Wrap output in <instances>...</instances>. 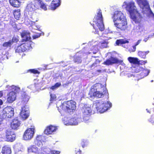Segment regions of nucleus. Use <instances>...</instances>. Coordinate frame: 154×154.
Instances as JSON below:
<instances>
[{"mask_svg": "<svg viewBox=\"0 0 154 154\" xmlns=\"http://www.w3.org/2000/svg\"><path fill=\"white\" fill-rule=\"evenodd\" d=\"M93 22L94 23L93 24V27L95 30L98 29L101 31L104 30V26L103 23L102 12L99 9L98 10L97 15L94 17Z\"/></svg>", "mask_w": 154, "mask_h": 154, "instance_id": "f257e3e1", "label": "nucleus"}, {"mask_svg": "<svg viewBox=\"0 0 154 154\" xmlns=\"http://www.w3.org/2000/svg\"><path fill=\"white\" fill-rule=\"evenodd\" d=\"M94 105L97 111L100 113H103L112 106V103L108 101H104L100 100L96 101Z\"/></svg>", "mask_w": 154, "mask_h": 154, "instance_id": "f03ea898", "label": "nucleus"}, {"mask_svg": "<svg viewBox=\"0 0 154 154\" xmlns=\"http://www.w3.org/2000/svg\"><path fill=\"white\" fill-rule=\"evenodd\" d=\"M136 1L143 14H146L147 16H149L150 14H152L150 9L149 4L147 0H136Z\"/></svg>", "mask_w": 154, "mask_h": 154, "instance_id": "7ed1b4c3", "label": "nucleus"}, {"mask_svg": "<svg viewBox=\"0 0 154 154\" xmlns=\"http://www.w3.org/2000/svg\"><path fill=\"white\" fill-rule=\"evenodd\" d=\"M38 6L36 5H35L32 3L28 4L26 7V9L28 12V14L32 19L31 20L33 22L37 21V13L35 11L38 8Z\"/></svg>", "mask_w": 154, "mask_h": 154, "instance_id": "20e7f679", "label": "nucleus"}, {"mask_svg": "<svg viewBox=\"0 0 154 154\" xmlns=\"http://www.w3.org/2000/svg\"><path fill=\"white\" fill-rule=\"evenodd\" d=\"M9 89L12 91L7 95V100L8 103H11L15 101L16 99L17 95L15 92H19L20 91V88L17 86L12 85L10 87Z\"/></svg>", "mask_w": 154, "mask_h": 154, "instance_id": "39448f33", "label": "nucleus"}, {"mask_svg": "<svg viewBox=\"0 0 154 154\" xmlns=\"http://www.w3.org/2000/svg\"><path fill=\"white\" fill-rule=\"evenodd\" d=\"M123 8H125L130 14L135 13L137 11L136 7L135 6V3L133 2H125L122 5Z\"/></svg>", "mask_w": 154, "mask_h": 154, "instance_id": "423d86ee", "label": "nucleus"}, {"mask_svg": "<svg viewBox=\"0 0 154 154\" xmlns=\"http://www.w3.org/2000/svg\"><path fill=\"white\" fill-rule=\"evenodd\" d=\"M2 118H11L14 115V109L11 106H7L4 108L0 114Z\"/></svg>", "mask_w": 154, "mask_h": 154, "instance_id": "0eeeda50", "label": "nucleus"}, {"mask_svg": "<svg viewBox=\"0 0 154 154\" xmlns=\"http://www.w3.org/2000/svg\"><path fill=\"white\" fill-rule=\"evenodd\" d=\"M95 87L96 89L98 90V91H96L93 93L94 96L99 98L103 97L104 94L102 93V92L106 91V88L105 87L101 84L98 83L96 84Z\"/></svg>", "mask_w": 154, "mask_h": 154, "instance_id": "6e6552de", "label": "nucleus"}, {"mask_svg": "<svg viewBox=\"0 0 154 154\" xmlns=\"http://www.w3.org/2000/svg\"><path fill=\"white\" fill-rule=\"evenodd\" d=\"M45 149V148L44 147L38 149L34 145L30 146L27 149L29 152H33L38 154H45L46 152V150H44Z\"/></svg>", "mask_w": 154, "mask_h": 154, "instance_id": "1a4fd4ad", "label": "nucleus"}, {"mask_svg": "<svg viewBox=\"0 0 154 154\" xmlns=\"http://www.w3.org/2000/svg\"><path fill=\"white\" fill-rule=\"evenodd\" d=\"M112 19L114 23H115L126 18L124 14L122 12L118 11H116L114 13Z\"/></svg>", "mask_w": 154, "mask_h": 154, "instance_id": "9d476101", "label": "nucleus"}, {"mask_svg": "<svg viewBox=\"0 0 154 154\" xmlns=\"http://www.w3.org/2000/svg\"><path fill=\"white\" fill-rule=\"evenodd\" d=\"M35 128L34 127L27 129L23 135V138L25 140L31 139L34 134Z\"/></svg>", "mask_w": 154, "mask_h": 154, "instance_id": "9b49d317", "label": "nucleus"}, {"mask_svg": "<svg viewBox=\"0 0 154 154\" xmlns=\"http://www.w3.org/2000/svg\"><path fill=\"white\" fill-rule=\"evenodd\" d=\"M115 26L121 30H125L127 28V23L126 19L114 23Z\"/></svg>", "mask_w": 154, "mask_h": 154, "instance_id": "f8f14e48", "label": "nucleus"}, {"mask_svg": "<svg viewBox=\"0 0 154 154\" xmlns=\"http://www.w3.org/2000/svg\"><path fill=\"white\" fill-rule=\"evenodd\" d=\"M115 63L119 64L122 65L124 64L122 60H119L116 58L112 57L107 60L103 63L104 64L107 65H112Z\"/></svg>", "mask_w": 154, "mask_h": 154, "instance_id": "ddd939ff", "label": "nucleus"}, {"mask_svg": "<svg viewBox=\"0 0 154 154\" xmlns=\"http://www.w3.org/2000/svg\"><path fill=\"white\" fill-rule=\"evenodd\" d=\"M92 110L89 107L86 106L83 108V120L85 122L89 119V116L91 113Z\"/></svg>", "mask_w": 154, "mask_h": 154, "instance_id": "4468645a", "label": "nucleus"}, {"mask_svg": "<svg viewBox=\"0 0 154 154\" xmlns=\"http://www.w3.org/2000/svg\"><path fill=\"white\" fill-rule=\"evenodd\" d=\"M32 44H28L26 43L23 44L16 48L15 52L19 53L25 51L29 49L30 47H32Z\"/></svg>", "mask_w": 154, "mask_h": 154, "instance_id": "2eb2a0df", "label": "nucleus"}, {"mask_svg": "<svg viewBox=\"0 0 154 154\" xmlns=\"http://www.w3.org/2000/svg\"><path fill=\"white\" fill-rule=\"evenodd\" d=\"M5 137L6 141L12 142L15 140L16 135L10 129H8L6 132Z\"/></svg>", "mask_w": 154, "mask_h": 154, "instance_id": "dca6fc26", "label": "nucleus"}, {"mask_svg": "<svg viewBox=\"0 0 154 154\" xmlns=\"http://www.w3.org/2000/svg\"><path fill=\"white\" fill-rule=\"evenodd\" d=\"M131 18L135 23H139L141 20V16L137 11L135 13L131 14Z\"/></svg>", "mask_w": 154, "mask_h": 154, "instance_id": "f3484780", "label": "nucleus"}, {"mask_svg": "<svg viewBox=\"0 0 154 154\" xmlns=\"http://www.w3.org/2000/svg\"><path fill=\"white\" fill-rule=\"evenodd\" d=\"M29 116V111L28 107L25 106L22 108V110L20 113V116L23 120L26 119Z\"/></svg>", "mask_w": 154, "mask_h": 154, "instance_id": "a211bd4d", "label": "nucleus"}, {"mask_svg": "<svg viewBox=\"0 0 154 154\" xmlns=\"http://www.w3.org/2000/svg\"><path fill=\"white\" fill-rule=\"evenodd\" d=\"M128 60L129 62L134 64H142L143 63L145 64L147 62L146 60L140 61L136 57H129L128 58Z\"/></svg>", "mask_w": 154, "mask_h": 154, "instance_id": "6ab92c4d", "label": "nucleus"}, {"mask_svg": "<svg viewBox=\"0 0 154 154\" xmlns=\"http://www.w3.org/2000/svg\"><path fill=\"white\" fill-rule=\"evenodd\" d=\"M77 120L75 121H74V122H67V120H68V118L65 117L64 118L63 120V123L67 125H77L79 123L81 122L82 121V119L80 118L77 117Z\"/></svg>", "mask_w": 154, "mask_h": 154, "instance_id": "aec40b11", "label": "nucleus"}, {"mask_svg": "<svg viewBox=\"0 0 154 154\" xmlns=\"http://www.w3.org/2000/svg\"><path fill=\"white\" fill-rule=\"evenodd\" d=\"M21 124L20 122L17 119H13L11 123L10 127L13 129H17Z\"/></svg>", "mask_w": 154, "mask_h": 154, "instance_id": "412c9836", "label": "nucleus"}, {"mask_svg": "<svg viewBox=\"0 0 154 154\" xmlns=\"http://www.w3.org/2000/svg\"><path fill=\"white\" fill-rule=\"evenodd\" d=\"M57 128L56 127L52 125L48 126L44 131V133L47 135L51 134L53 132H55Z\"/></svg>", "mask_w": 154, "mask_h": 154, "instance_id": "4be33fe9", "label": "nucleus"}, {"mask_svg": "<svg viewBox=\"0 0 154 154\" xmlns=\"http://www.w3.org/2000/svg\"><path fill=\"white\" fill-rule=\"evenodd\" d=\"M60 5V0H53L49 7V9L52 10H54L59 7Z\"/></svg>", "mask_w": 154, "mask_h": 154, "instance_id": "5701e85b", "label": "nucleus"}, {"mask_svg": "<svg viewBox=\"0 0 154 154\" xmlns=\"http://www.w3.org/2000/svg\"><path fill=\"white\" fill-rule=\"evenodd\" d=\"M144 30V28L141 26H139L135 28H134L132 32L135 35H140Z\"/></svg>", "mask_w": 154, "mask_h": 154, "instance_id": "b1692460", "label": "nucleus"}, {"mask_svg": "<svg viewBox=\"0 0 154 154\" xmlns=\"http://www.w3.org/2000/svg\"><path fill=\"white\" fill-rule=\"evenodd\" d=\"M21 35L22 38V40L26 41H29L31 38L29 33L26 31H24L22 32L21 34Z\"/></svg>", "mask_w": 154, "mask_h": 154, "instance_id": "393cba45", "label": "nucleus"}, {"mask_svg": "<svg viewBox=\"0 0 154 154\" xmlns=\"http://www.w3.org/2000/svg\"><path fill=\"white\" fill-rule=\"evenodd\" d=\"M70 104V103L69 102H65L60 106V107L65 111L69 112L68 106Z\"/></svg>", "mask_w": 154, "mask_h": 154, "instance_id": "a878e982", "label": "nucleus"}, {"mask_svg": "<svg viewBox=\"0 0 154 154\" xmlns=\"http://www.w3.org/2000/svg\"><path fill=\"white\" fill-rule=\"evenodd\" d=\"M2 152L3 154H11V148L8 146H5L2 148Z\"/></svg>", "mask_w": 154, "mask_h": 154, "instance_id": "bb28decb", "label": "nucleus"}, {"mask_svg": "<svg viewBox=\"0 0 154 154\" xmlns=\"http://www.w3.org/2000/svg\"><path fill=\"white\" fill-rule=\"evenodd\" d=\"M67 102H69L71 104L68 106V108L69 112H71V110H74L75 109L76 106L75 102L73 100L67 101Z\"/></svg>", "mask_w": 154, "mask_h": 154, "instance_id": "cd10ccee", "label": "nucleus"}, {"mask_svg": "<svg viewBox=\"0 0 154 154\" xmlns=\"http://www.w3.org/2000/svg\"><path fill=\"white\" fill-rule=\"evenodd\" d=\"M11 5L14 7H18L20 4L19 0H9Z\"/></svg>", "mask_w": 154, "mask_h": 154, "instance_id": "c85d7f7f", "label": "nucleus"}, {"mask_svg": "<svg viewBox=\"0 0 154 154\" xmlns=\"http://www.w3.org/2000/svg\"><path fill=\"white\" fill-rule=\"evenodd\" d=\"M29 96L27 95L25 93H23L22 96V102H23L24 103H26L29 100Z\"/></svg>", "mask_w": 154, "mask_h": 154, "instance_id": "c756f323", "label": "nucleus"}, {"mask_svg": "<svg viewBox=\"0 0 154 154\" xmlns=\"http://www.w3.org/2000/svg\"><path fill=\"white\" fill-rule=\"evenodd\" d=\"M149 53V51H147L145 52L139 51L138 52V55L139 56L142 58H145L146 57V55Z\"/></svg>", "mask_w": 154, "mask_h": 154, "instance_id": "7c9ffc66", "label": "nucleus"}, {"mask_svg": "<svg viewBox=\"0 0 154 154\" xmlns=\"http://www.w3.org/2000/svg\"><path fill=\"white\" fill-rule=\"evenodd\" d=\"M44 137L42 136H39L36 138L37 144L38 146H40L42 145L41 139Z\"/></svg>", "mask_w": 154, "mask_h": 154, "instance_id": "2f4dec72", "label": "nucleus"}, {"mask_svg": "<svg viewBox=\"0 0 154 154\" xmlns=\"http://www.w3.org/2000/svg\"><path fill=\"white\" fill-rule=\"evenodd\" d=\"M14 14L15 19L18 20L20 15V10H17L15 11L14 13Z\"/></svg>", "mask_w": 154, "mask_h": 154, "instance_id": "473e14b6", "label": "nucleus"}, {"mask_svg": "<svg viewBox=\"0 0 154 154\" xmlns=\"http://www.w3.org/2000/svg\"><path fill=\"white\" fill-rule=\"evenodd\" d=\"M128 42L124 39L118 40L116 41V44L117 45H119L123 44L128 43Z\"/></svg>", "mask_w": 154, "mask_h": 154, "instance_id": "72a5a7b5", "label": "nucleus"}, {"mask_svg": "<svg viewBox=\"0 0 154 154\" xmlns=\"http://www.w3.org/2000/svg\"><path fill=\"white\" fill-rule=\"evenodd\" d=\"M149 73V71L148 70H144L143 72H141V74L143 75L142 77H141V79L143 78L144 77L148 75Z\"/></svg>", "mask_w": 154, "mask_h": 154, "instance_id": "f704fd0d", "label": "nucleus"}, {"mask_svg": "<svg viewBox=\"0 0 154 154\" xmlns=\"http://www.w3.org/2000/svg\"><path fill=\"white\" fill-rule=\"evenodd\" d=\"M12 44V42H11V40H10L8 42H6L4 43L3 44V46L4 47H10Z\"/></svg>", "mask_w": 154, "mask_h": 154, "instance_id": "c9c22d12", "label": "nucleus"}, {"mask_svg": "<svg viewBox=\"0 0 154 154\" xmlns=\"http://www.w3.org/2000/svg\"><path fill=\"white\" fill-rule=\"evenodd\" d=\"M143 68L142 66H138L135 69V72L136 73H138L141 71H143Z\"/></svg>", "mask_w": 154, "mask_h": 154, "instance_id": "e433bc0d", "label": "nucleus"}, {"mask_svg": "<svg viewBox=\"0 0 154 154\" xmlns=\"http://www.w3.org/2000/svg\"><path fill=\"white\" fill-rule=\"evenodd\" d=\"M39 4L40 5V6L45 11L46 10H47L46 5L44 3H43L42 2L40 3Z\"/></svg>", "mask_w": 154, "mask_h": 154, "instance_id": "4c0bfd02", "label": "nucleus"}, {"mask_svg": "<svg viewBox=\"0 0 154 154\" xmlns=\"http://www.w3.org/2000/svg\"><path fill=\"white\" fill-rule=\"evenodd\" d=\"M29 71H30L31 72L33 73L34 74L38 73L39 74L40 73V72L38 71L37 70L35 69H30L29 70Z\"/></svg>", "mask_w": 154, "mask_h": 154, "instance_id": "58836bf2", "label": "nucleus"}, {"mask_svg": "<svg viewBox=\"0 0 154 154\" xmlns=\"http://www.w3.org/2000/svg\"><path fill=\"white\" fill-rule=\"evenodd\" d=\"M18 41V38L16 37H13L11 40V41L12 42V44L14 42H17Z\"/></svg>", "mask_w": 154, "mask_h": 154, "instance_id": "ea45409f", "label": "nucleus"}, {"mask_svg": "<svg viewBox=\"0 0 154 154\" xmlns=\"http://www.w3.org/2000/svg\"><path fill=\"white\" fill-rule=\"evenodd\" d=\"M77 117H75L73 118H72L70 119H68V120H67V122H74V121H75V120H77Z\"/></svg>", "mask_w": 154, "mask_h": 154, "instance_id": "a19ab883", "label": "nucleus"}, {"mask_svg": "<svg viewBox=\"0 0 154 154\" xmlns=\"http://www.w3.org/2000/svg\"><path fill=\"white\" fill-rule=\"evenodd\" d=\"M50 96H51V100H55L56 99V97L55 94H50Z\"/></svg>", "mask_w": 154, "mask_h": 154, "instance_id": "79ce46f5", "label": "nucleus"}, {"mask_svg": "<svg viewBox=\"0 0 154 154\" xmlns=\"http://www.w3.org/2000/svg\"><path fill=\"white\" fill-rule=\"evenodd\" d=\"M136 48V46L135 45H134L133 46L132 48H131L129 50V51H130V52H134L135 51Z\"/></svg>", "mask_w": 154, "mask_h": 154, "instance_id": "37998d69", "label": "nucleus"}, {"mask_svg": "<svg viewBox=\"0 0 154 154\" xmlns=\"http://www.w3.org/2000/svg\"><path fill=\"white\" fill-rule=\"evenodd\" d=\"M101 46L103 48L106 47L107 46V43L106 42L101 43Z\"/></svg>", "mask_w": 154, "mask_h": 154, "instance_id": "c03bdc74", "label": "nucleus"}, {"mask_svg": "<svg viewBox=\"0 0 154 154\" xmlns=\"http://www.w3.org/2000/svg\"><path fill=\"white\" fill-rule=\"evenodd\" d=\"M75 62L78 63H80L81 62V59L80 57H77L75 59Z\"/></svg>", "mask_w": 154, "mask_h": 154, "instance_id": "a18cd8bd", "label": "nucleus"}, {"mask_svg": "<svg viewBox=\"0 0 154 154\" xmlns=\"http://www.w3.org/2000/svg\"><path fill=\"white\" fill-rule=\"evenodd\" d=\"M41 33H38L37 34L33 35V39H35L40 37L41 35Z\"/></svg>", "mask_w": 154, "mask_h": 154, "instance_id": "49530a36", "label": "nucleus"}, {"mask_svg": "<svg viewBox=\"0 0 154 154\" xmlns=\"http://www.w3.org/2000/svg\"><path fill=\"white\" fill-rule=\"evenodd\" d=\"M51 154H59L60 152L59 151H57L55 150L51 151Z\"/></svg>", "mask_w": 154, "mask_h": 154, "instance_id": "de8ad7c7", "label": "nucleus"}, {"mask_svg": "<svg viewBox=\"0 0 154 154\" xmlns=\"http://www.w3.org/2000/svg\"><path fill=\"white\" fill-rule=\"evenodd\" d=\"M35 3H37L38 4H39L40 3L42 2V0H33Z\"/></svg>", "mask_w": 154, "mask_h": 154, "instance_id": "09e8293b", "label": "nucleus"}, {"mask_svg": "<svg viewBox=\"0 0 154 154\" xmlns=\"http://www.w3.org/2000/svg\"><path fill=\"white\" fill-rule=\"evenodd\" d=\"M61 85V84L60 83H57L55 85V87L57 88H58V87H59Z\"/></svg>", "mask_w": 154, "mask_h": 154, "instance_id": "8fccbe9b", "label": "nucleus"}, {"mask_svg": "<svg viewBox=\"0 0 154 154\" xmlns=\"http://www.w3.org/2000/svg\"><path fill=\"white\" fill-rule=\"evenodd\" d=\"M141 41V39L138 40L137 41V42L136 43L135 45L136 46H137V45H139Z\"/></svg>", "mask_w": 154, "mask_h": 154, "instance_id": "3c124183", "label": "nucleus"}, {"mask_svg": "<svg viewBox=\"0 0 154 154\" xmlns=\"http://www.w3.org/2000/svg\"><path fill=\"white\" fill-rule=\"evenodd\" d=\"M81 152V151L79 149L77 150V151L76 150H75V154H82Z\"/></svg>", "mask_w": 154, "mask_h": 154, "instance_id": "603ef678", "label": "nucleus"}, {"mask_svg": "<svg viewBox=\"0 0 154 154\" xmlns=\"http://www.w3.org/2000/svg\"><path fill=\"white\" fill-rule=\"evenodd\" d=\"M150 121L152 123L154 122V117H152V118L150 119Z\"/></svg>", "mask_w": 154, "mask_h": 154, "instance_id": "864d4df0", "label": "nucleus"}, {"mask_svg": "<svg viewBox=\"0 0 154 154\" xmlns=\"http://www.w3.org/2000/svg\"><path fill=\"white\" fill-rule=\"evenodd\" d=\"M149 38V36L148 35L147 36H146V38H145L143 40V41H144L145 42H146L148 40Z\"/></svg>", "mask_w": 154, "mask_h": 154, "instance_id": "5fc2aeb1", "label": "nucleus"}, {"mask_svg": "<svg viewBox=\"0 0 154 154\" xmlns=\"http://www.w3.org/2000/svg\"><path fill=\"white\" fill-rule=\"evenodd\" d=\"M51 88L52 90H54L57 88H56L55 87V85L52 86Z\"/></svg>", "mask_w": 154, "mask_h": 154, "instance_id": "6e6d98bb", "label": "nucleus"}, {"mask_svg": "<svg viewBox=\"0 0 154 154\" xmlns=\"http://www.w3.org/2000/svg\"><path fill=\"white\" fill-rule=\"evenodd\" d=\"M34 29H40L39 27H36V26H34Z\"/></svg>", "mask_w": 154, "mask_h": 154, "instance_id": "4d7b16f0", "label": "nucleus"}, {"mask_svg": "<svg viewBox=\"0 0 154 154\" xmlns=\"http://www.w3.org/2000/svg\"><path fill=\"white\" fill-rule=\"evenodd\" d=\"M3 95V93L2 91H0V97H1Z\"/></svg>", "mask_w": 154, "mask_h": 154, "instance_id": "13d9d810", "label": "nucleus"}, {"mask_svg": "<svg viewBox=\"0 0 154 154\" xmlns=\"http://www.w3.org/2000/svg\"><path fill=\"white\" fill-rule=\"evenodd\" d=\"M33 85H31L29 86L28 87L29 88H32V87H33Z\"/></svg>", "mask_w": 154, "mask_h": 154, "instance_id": "bf43d9fd", "label": "nucleus"}, {"mask_svg": "<svg viewBox=\"0 0 154 154\" xmlns=\"http://www.w3.org/2000/svg\"><path fill=\"white\" fill-rule=\"evenodd\" d=\"M95 33H97V34H98V31L97 30V31H95Z\"/></svg>", "mask_w": 154, "mask_h": 154, "instance_id": "052dcab7", "label": "nucleus"}, {"mask_svg": "<svg viewBox=\"0 0 154 154\" xmlns=\"http://www.w3.org/2000/svg\"><path fill=\"white\" fill-rule=\"evenodd\" d=\"M146 111H147V112H149V113H150V112H149V110L148 109H146Z\"/></svg>", "mask_w": 154, "mask_h": 154, "instance_id": "680f3d73", "label": "nucleus"}, {"mask_svg": "<svg viewBox=\"0 0 154 154\" xmlns=\"http://www.w3.org/2000/svg\"><path fill=\"white\" fill-rule=\"evenodd\" d=\"M95 64L94 63L92 65V67L93 66H95Z\"/></svg>", "mask_w": 154, "mask_h": 154, "instance_id": "e2e57ef3", "label": "nucleus"}, {"mask_svg": "<svg viewBox=\"0 0 154 154\" xmlns=\"http://www.w3.org/2000/svg\"><path fill=\"white\" fill-rule=\"evenodd\" d=\"M153 82V80H152L151 81V82Z\"/></svg>", "mask_w": 154, "mask_h": 154, "instance_id": "0e129e2a", "label": "nucleus"}, {"mask_svg": "<svg viewBox=\"0 0 154 154\" xmlns=\"http://www.w3.org/2000/svg\"><path fill=\"white\" fill-rule=\"evenodd\" d=\"M98 71H100V70H98Z\"/></svg>", "mask_w": 154, "mask_h": 154, "instance_id": "69168bd1", "label": "nucleus"}]
</instances>
